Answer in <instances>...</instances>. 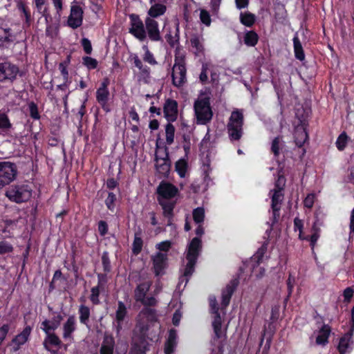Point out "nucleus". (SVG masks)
<instances>
[{
  "label": "nucleus",
  "instance_id": "obj_1",
  "mask_svg": "<svg viewBox=\"0 0 354 354\" xmlns=\"http://www.w3.org/2000/svg\"><path fill=\"white\" fill-rule=\"evenodd\" d=\"M144 308L136 317V324L133 330L132 343L138 351L144 353L148 345L147 339L150 326L158 322L157 310L153 308L158 301L153 297H144L139 300Z\"/></svg>",
  "mask_w": 354,
  "mask_h": 354
},
{
  "label": "nucleus",
  "instance_id": "obj_2",
  "mask_svg": "<svg viewBox=\"0 0 354 354\" xmlns=\"http://www.w3.org/2000/svg\"><path fill=\"white\" fill-rule=\"evenodd\" d=\"M202 248L201 240L198 238H194L189 243L186 254V259L187 263L186 264L183 277H185V283L188 281V277H190L194 271L198 257Z\"/></svg>",
  "mask_w": 354,
  "mask_h": 354
},
{
  "label": "nucleus",
  "instance_id": "obj_3",
  "mask_svg": "<svg viewBox=\"0 0 354 354\" xmlns=\"http://www.w3.org/2000/svg\"><path fill=\"white\" fill-rule=\"evenodd\" d=\"M243 114L236 110L232 112L227 124V130L231 140H239L243 134Z\"/></svg>",
  "mask_w": 354,
  "mask_h": 354
},
{
  "label": "nucleus",
  "instance_id": "obj_4",
  "mask_svg": "<svg viewBox=\"0 0 354 354\" xmlns=\"http://www.w3.org/2000/svg\"><path fill=\"white\" fill-rule=\"evenodd\" d=\"M194 107L198 123L204 124L211 120L213 113L209 97L198 99L195 101Z\"/></svg>",
  "mask_w": 354,
  "mask_h": 354
},
{
  "label": "nucleus",
  "instance_id": "obj_5",
  "mask_svg": "<svg viewBox=\"0 0 354 354\" xmlns=\"http://www.w3.org/2000/svg\"><path fill=\"white\" fill-rule=\"evenodd\" d=\"M31 189L26 185H14L6 191V196L17 203L27 201L31 197Z\"/></svg>",
  "mask_w": 354,
  "mask_h": 354
},
{
  "label": "nucleus",
  "instance_id": "obj_6",
  "mask_svg": "<svg viewBox=\"0 0 354 354\" xmlns=\"http://www.w3.org/2000/svg\"><path fill=\"white\" fill-rule=\"evenodd\" d=\"M173 84L176 87L183 86L186 80V68L184 57H176L171 73Z\"/></svg>",
  "mask_w": 354,
  "mask_h": 354
},
{
  "label": "nucleus",
  "instance_id": "obj_7",
  "mask_svg": "<svg viewBox=\"0 0 354 354\" xmlns=\"http://www.w3.org/2000/svg\"><path fill=\"white\" fill-rule=\"evenodd\" d=\"M155 160L157 171L163 176H167L171 167L168 149L167 147L158 148L156 151Z\"/></svg>",
  "mask_w": 354,
  "mask_h": 354
},
{
  "label": "nucleus",
  "instance_id": "obj_8",
  "mask_svg": "<svg viewBox=\"0 0 354 354\" xmlns=\"http://www.w3.org/2000/svg\"><path fill=\"white\" fill-rule=\"evenodd\" d=\"M17 174V167L10 162H0V187L8 185L16 178Z\"/></svg>",
  "mask_w": 354,
  "mask_h": 354
},
{
  "label": "nucleus",
  "instance_id": "obj_9",
  "mask_svg": "<svg viewBox=\"0 0 354 354\" xmlns=\"http://www.w3.org/2000/svg\"><path fill=\"white\" fill-rule=\"evenodd\" d=\"M131 28L129 32L140 41H144L147 37L144 24L139 17L132 14L130 15Z\"/></svg>",
  "mask_w": 354,
  "mask_h": 354
},
{
  "label": "nucleus",
  "instance_id": "obj_10",
  "mask_svg": "<svg viewBox=\"0 0 354 354\" xmlns=\"http://www.w3.org/2000/svg\"><path fill=\"white\" fill-rule=\"evenodd\" d=\"M18 73V67L10 62L0 63V82L7 80L12 81L16 78Z\"/></svg>",
  "mask_w": 354,
  "mask_h": 354
},
{
  "label": "nucleus",
  "instance_id": "obj_11",
  "mask_svg": "<svg viewBox=\"0 0 354 354\" xmlns=\"http://www.w3.org/2000/svg\"><path fill=\"white\" fill-rule=\"evenodd\" d=\"M178 192V188L171 183L162 181L157 187V193L159 195L158 198L167 200L174 198Z\"/></svg>",
  "mask_w": 354,
  "mask_h": 354
},
{
  "label": "nucleus",
  "instance_id": "obj_12",
  "mask_svg": "<svg viewBox=\"0 0 354 354\" xmlns=\"http://www.w3.org/2000/svg\"><path fill=\"white\" fill-rule=\"evenodd\" d=\"M131 59L133 60L135 66L139 70L138 81L147 83L150 77L149 68L143 64L142 62L137 55H132Z\"/></svg>",
  "mask_w": 354,
  "mask_h": 354
},
{
  "label": "nucleus",
  "instance_id": "obj_13",
  "mask_svg": "<svg viewBox=\"0 0 354 354\" xmlns=\"http://www.w3.org/2000/svg\"><path fill=\"white\" fill-rule=\"evenodd\" d=\"M83 11L78 6L71 7V15L68 17V24L73 28H77L82 25Z\"/></svg>",
  "mask_w": 354,
  "mask_h": 354
},
{
  "label": "nucleus",
  "instance_id": "obj_14",
  "mask_svg": "<svg viewBox=\"0 0 354 354\" xmlns=\"http://www.w3.org/2000/svg\"><path fill=\"white\" fill-rule=\"evenodd\" d=\"M31 330L32 328L30 326H26L21 333L18 334L12 339V344L13 345V351H17L20 346L28 341Z\"/></svg>",
  "mask_w": 354,
  "mask_h": 354
},
{
  "label": "nucleus",
  "instance_id": "obj_15",
  "mask_svg": "<svg viewBox=\"0 0 354 354\" xmlns=\"http://www.w3.org/2000/svg\"><path fill=\"white\" fill-rule=\"evenodd\" d=\"M164 114L169 121H174L176 120L178 114V104L174 100L168 99L164 105Z\"/></svg>",
  "mask_w": 354,
  "mask_h": 354
},
{
  "label": "nucleus",
  "instance_id": "obj_16",
  "mask_svg": "<svg viewBox=\"0 0 354 354\" xmlns=\"http://www.w3.org/2000/svg\"><path fill=\"white\" fill-rule=\"evenodd\" d=\"M145 25L149 37L153 41H159L160 35L158 22L151 17H147L145 19Z\"/></svg>",
  "mask_w": 354,
  "mask_h": 354
},
{
  "label": "nucleus",
  "instance_id": "obj_17",
  "mask_svg": "<svg viewBox=\"0 0 354 354\" xmlns=\"http://www.w3.org/2000/svg\"><path fill=\"white\" fill-rule=\"evenodd\" d=\"M109 84L108 79H104L102 82L100 87L97 90L96 98L97 102L104 108L109 99V92L107 86Z\"/></svg>",
  "mask_w": 354,
  "mask_h": 354
},
{
  "label": "nucleus",
  "instance_id": "obj_18",
  "mask_svg": "<svg viewBox=\"0 0 354 354\" xmlns=\"http://www.w3.org/2000/svg\"><path fill=\"white\" fill-rule=\"evenodd\" d=\"M152 259L156 275L162 274V270L167 266V255L166 254L158 252L153 257Z\"/></svg>",
  "mask_w": 354,
  "mask_h": 354
},
{
  "label": "nucleus",
  "instance_id": "obj_19",
  "mask_svg": "<svg viewBox=\"0 0 354 354\" xmlns=\"http://www.w3.org/2000/svg\"><path fill=\"white\" fill-rule=\"evenodd\" d=\"M239 284V281L237 279L232 280L229 284L227 285L225 288L223 290L222 292V302L221 305L223 308H225L228 306L231 297L235 290L236 288Z\"/></svg>",
  "mask_w": 354,
  "mask_h": 354
},
{
  "label": "nucleus",
  "instance_id": "obj_20",
  "mask_svg": "<svg viewBox=\"0 0 354 354\" xmlns=\"http://www.w3.org/2000/svg\"><path fill=\"white\" fill-rule=\"evenodd\" d=\"M151 283V281L145 279L143 281H141L138 284L134 290V298L136 301L141 300L142 297L146 296V294L150 289Z\"/></svg>",
  "mask_w": 354,
  "mask_h": 354
},
{
  "label": "nucleus",
  "instance_id": "obj_21",
  "mask_svg": "<svg viewBox=\"0 0 354 354\" xmlns=\"http://www.w3.org/2000/svg\"><path fill=\"white\" fill-rule=\"evenodd\" d=\"M115 345L113 337L105 335L100 348V354H113Z\"/></svg>",
  "mask_w": 354,
  "mask_h": 354
},
{
  "label": "nucleus",
  "instance_id": "obj_22",
  "mask_svg": "<svg viewBox=\"0 0 354 354\" xmlns=\"http://www.w3.org/2000/svg\"><path fill=\"white\" fill-rule=\"evenodd\" d=\"M283 200V194L281 190H274L272 196V209L273 211L274 217L279 216L278 212L281 209V205Z\"/></svg>",
  "mask_w": 354,
  "mask_h": 354
},
{
  "label": "nucleus",
  "instance_id": "obj_23",
  "mask_svg": "<svg viewBox=\"0 0 354 354\" xmlns=\"http://www.w3.org/2000/svg\"><path fill=\"white\" fill-rule=\"evenodd\" d=\"M295 144L301 147L306 142L308 139V134L303 126H297L295 128L294 133Z\"/></svg>",
  "mask_w": 354,
  "mask_h": 354
},
{
  "label": "nucleus",
  "instance_id": "obj_24",
  "mask_svg": "<svg viewBox=\"0 0 354 354\" xmlns=\"http://www.w3.org/2000/svg\"><path fill=\"white\" fill-rule=\"evenodd\" d=\"M62 320V317L59 315L54 317L51 321L44 320L41 324L43 326V330L46 334H48L50 330H54L59 326Z\"/></svg>",
  "mask_w": 354,
  "mask_h": 354
},
{
  "label": "nucleus",
  "instance_id": "obj_25",
  "mask_svg": "<svg viewBox=\"0 0 354 354\" xmlns=\"http://www.w3.org/2000/svg\"><path fill=\"white\" fill-rule=\"evenodd\" d=\"M330 333V328L328 325L323 324L319 328V335L316 338L317 344H325L328 342V338Z\"/></svg>",
  "mask_w": 354,
  "mask_h": 354
},
{
  "label": "nucleus",
  "instance_id": "obj_26",
  "mask_svg": "<svg viewBox=\"0 0 354 354\" xmlns=\"http://www.w3.org/2000/svg\"><path fill=\"white\" fill-rule=\"evenodd\" d=\"M293 44L295 57L300 61H303L305 59V55L301 44L297 35L293 38Z\"/></svg>",
  "mask_w": 354,
  "mask_h": 354
},
{
  "label": "nucleus",
  "instance_id": "obj_27",
  "mask_svg": "<svg viewBox=\"0 0 354 354\" xmlns=\"http://www.w3.org/2000/svg\"><path fill=\"white\" fill-rule=\"evenodd\" d=\"M61 344V341L59 339V337L54 333H50L47 334L46 338L44 341V348L50 351V348L49 347L50 345L52 346H59Z\"/></svg>",
  "mask_w": 354,
  "mask_h": 354
},
{
  "label": "nucleus",
  "instance_id": "obj_28",
  "mask_svg": "<svg viewBox=\"0 0 354 354\" xmlns=\"http://www.w3.org/2000/svg\"><path fill=\"white\" fill-rule=\"evenodd\" d=\"M75 329V320L74 317H70L67 319L66 322L64 324V333L63 337L64 338L69 337L71 333Z\"/></svg>",
  "mask_w": 354,
  "mask_h": 354
},
{
  "label": "nucleus",
  "instance_id": "obj_29",
  "mask_svg": "<svg viewBox=\"0 0 354 354\" xmlns=\"http://www.w3.org/2000/svg\"><path fill=\"white\" fill-rule=\"evenodd\" d=\"M158 201L162 207L164 215L167 217L171 216L174 203L165 200V198H158Z\"/></svg>",
  "mask_w": 354,
  "mask_h": 354
},
{
  "label": "nucleus",
  "instance_id": "obj_30",
  "mask_svg": "<svg viewBox=\"0 0 354 354\" xmlns=\"http://www.w3.org/2000/svg\"><path fill=\"white\" fill-rule=\"evenodd\" d=\"M165 6L160 3H155L150 8V9L148 11V14L150 16L149 17L153 18L163 15L165 12Z\"/></svg>",
  "mask_w": 354,
  "mask_h": 354
},
{
  "label": "nucleus",
  "instance_id": "obj_31",
  "mask_svg": "<svg viewBox=\"0 0 354 354\" xmlns=\"http://www.w3.org/2000/svg\"><path fill=\"white\" fill-rule=\"evenodd\" d=\"M141 234H142V232H141L140 229H139L135 233L134 240H133V248H132L133 252L135 254H138L142 250L143 242L140 237Z\"/></svg>",
  "mask_w": 354,
  "mask_h": 354
},
{
  "label": "nucleus",
  "instance_id": "obj_32",
  "mask_svg": "<svg viewBox=\"0 0 354 354\" xmlns=\"http://www.w3.org/2000/svg\"><path fill=\"white\" fill-rule=\"evenodd\" d=\"M255 15L250 12H241L240 15V21L241 24L248 27H251L255 22Z\"/></svg>",
  "mask_w": 354,
  "mask_h": 354
},
{
  "label": "nucleus",
  "instance_id": "obj_33",
  "mask_svg": "<svg viewBox=\"0 0 354 354\" xmlns=\"http://www.w3.org/2000/svg\"><path fill=\"white\" fill-rule=\"evenodd\" d=\"M214 318L212 322V326L216 338L219 339L221 337V325L222 321L219 313L214 314Z\"/></svg>",
  "mask_w": 354,
  "mask_h": 354
},
{
  "label": "nucleus",
  "instance_id": "obj_34",
  "mask_svg": "<svg viewBox=\"0 0 354 354\" xmlns=\"http://www.w3.org/2000/svg\"><path fill=\"white\" fill-rule=\"evenodd\" d=\"M259 39L258 35L254 31H248L244 37V42L247 46H254Z\"/></svg>",
  "mask_w": 354,
  "mask_h": 354
},
{
  "label": "nucleus",
  "instance_id": "obj_35",
  "mask_svg": "<svg viewBox=\"0 0 354 354\" xmlns=\"http://www.w3.org/2000/svg\"><path fill=\"white\" fill-rule=\"evenodd\" d=\"M12 41L10 29H0V46H4Z\"/></svg>",
  "mask_w": 354,
  "mask_h": 354
},
{
  "label": "nucleus",
  "instance_id": "obj_36",
  "mask_svg": "<svg viewBox=\"0 0 354 354\" xmlns=\"http://www.w3.org/2000/svg\"><path fill=\"white\" fill-rule=\"evenodd\" d=\"M351 338V334H346L344 337H342L338 345V351L339 354H344L346 351V349L348 346L349 340Z\"/></svg>",
  "mask_w": 354,
  "mask_h": 354
},
{
  "label": "nucleus",
  "instance_id": "obj_37",
  "mask_svg": "<svg viewBox=\"0 0 354 354\" xmlns=\"http://www.w3.org/2000/svg\"><path fill=\"white\" fill-rule=\"evenodd\" d=\"M176 171L178 172L181 178L185 176V174L187 168V162L184 159H180L176 162L175 165Z\"/></svg>",
  "mask_w": 354,
  "mask_h": 354
},
{
  "label": "nucleus",
  "instance_id": "obj_38",
  "mask_svg": "<svg viewBox=\"0 0 354 354\" xmlns=\"http://www.w3.org/2000/svg\"><path fill=\"white\" fill-rule=\"evenodd\" d=\"M80 320L81 323L86 324L90 317V310L88 307L82 305L79 309Z\"/></svg>",
  "mask_w": 354,
  "mask_h": 354
},
{
  "label": "nucleus",
  "instance_id": "obj_39",
  "mask_svg": "<svg viewBox=\"0 0 354 354\" xmlns=\"http://www.w3.org/2000/svg\"><path fill=\"white\" fill-rule=\"evenodd\" d=\"M175 127L171 123H168L165 127L166 142L168 145L174 142Z\"/></svg>",
  "mask_w": 354,
  "mask_h": 354
},
{
  "label": "nucleus",
  "instance_id": "obj_40",
  "mask_svg": "<svg viewBox=\"0 0 354 354\" xmlns=\"http://www.w3.org/2000/svg\"><path fill=\"white\" fill-rule=\"evenodd\" d=\"M205 218V210L203 207H197L193 211V218L196 223L203 222Z\"/></svg>",
  "mask_w": 354,
  "mask_h": 354
},
{
  "label": "nucleus",
  "instance_id": "obj_41",
  "mask_svg": "<svg viewBox=\"0 0 354 354\" xmlns=\"http://www.w3.org/2000/svg\"><path fill=\"white\" fill-rule=\"evenodd\" d=\"M282 145L283 141L281 137L278 136L273 140L272 142L271 150L275 156H279V149Z\"/></svg>",
  "mask_w": 354,
  "mask_h": 354
},
{
  "label": "nucleus",
  "instance_id": "obj_42",
  "mask_svg": "<svg viewBox=\"0 0 354 354\" xmlns=\"http://www.w3.org/2000/svg\"><path fill=\"white\" fill-rule=\"evenodd\" d=\"M127 314V308L123 302H118V307L116 311V319L118 322H121L124 319Z\"/></svg>",
  "mask_w": 354,
  "mask_h": 354
},
{
  "label": "nucleus",
  "instance_id": "obj_43",
  "mask_svg": "<svg viewBox=\"0 0 354 354\" xmlns=\"http://www.w3.org/2000/svg\"><path fill=\"white\" fill-rule=\"evenodd\" d=\"M12 124L10 122L8 117L4 113L0 112V129H8L11 128Z\"/></svg>",
  "mask_w": 354,
  "mask_h": 354
},
{
  "label": "nucleus",
  "instance_id": "obj_44",
  "mask_svg": "<svg viewBox=\"0 0 354 354\" xmlns=\"http://www.w3.org/2000/svg\"><path fill=\"white\" fill-rule=\"evenodd\" d=\"M348 140V136L345 132L342 133L338 137L336 145L339 150H343L346 147Z\"/></svg>",
  "mask_w": 354,
  "mask_h": 354
},
{
  "label": "nucleus",
  "instance_id": "obj_45",
  "mask_svg": "<svg viewBox=\"0 0 354 354\" xmlns=\"http://www.w3.org/2000/svg\"><path fill=\"white\" fill-rule=\"evenodd\" d=\"M17 8L19 9V10L24 13L26 22L29 23V21L30 20V13L27 10V8H26L25 3H23L22 1H19L17 3Z\"/></svg>",
  "mask_w": 354,
  "mask_h": 354
},
{
  "label": "nucleus",
  "instance_id": "obj_46",
  "mask_svg": "<svg viewBox=\"0 0 354 354\" xmlns=\"http://www.w3.org/2000/svg\"><path fill=\"white\" fill-rule=\"evenodd\" d=\"M83 63L89 69H94L97 66V62L95 59L91 57H85L83 58Z\"/></svg>",
  "mask_w": 354,
  "mask_h": 354
},
{
  "label": "nucleus",
  "instance_id": "obj_47",
  "mask_svg": "<svg viewBox=\"0 0 354 354\" xmlns=\"http://www.w3.org/2000/svg\"><path fill=\"white\" fill-rule=\"evenodd\" d=\"M100 295L99 287H93L91 289V300L94 304H97L99 303L98 297Z\"/></svg>",
  "mask_w": 354,
  "mask_h": 354
},
{
  "label": "nucleus",
  "instance_id": "obj_48",
  "mask_svg": "<svg viewBox=\"0 0 354 354\" xmlns=\"http://www.w3.org/2000/svg\"><path fill=\"white\" fill-rule=\"evenodd\" d=\"M115 200L116 196L112 192L109 193V195L105 201V203L109 209H113Z\"/></svg>",
  "mask_w": 354,
  "mask_h": 354
},
{
  "label": "nucleus",
  "instance_id": "obj_49",
  "mask_svg": "<svg viewBox=\"0 0 354 354\" xmlns=\"http://www.w3.org/2000/svg\"><path fill=\"white\" fill-rule=\"evenodd\" d=\"M145 48H146V51H145V54L143 57V59L151 65L156 64L157 62L156 61L155 58L153 57V55H152V53H151V52L149 50V49L147 47Z\"/></svg>",
  "mask_w": 354,
  "mask_h": 354
},
{
  "label": "nucleus",
  "instance_id": "obj_50",
  "mask_svg": "<svg viewBox=\"0 0 354 354\" xmlns=\"http://www.w3.org/2000/svg\"><path fill=\"white\" fill-rule=\"evenodd\" d=\"M82 46L86 54H91L92 52L91 43L87 38H83L81 41Z\"/></svg>",
  "mask_w": 354,
  "mask_h": 354
},
{
  "label": "nucleus",
  "instance_id": "obj_51",
  "mask_svg": "<svg viewBox=\"0 0 354 354\" xmlns=\"http://www.w3.org/2000/svg\"><path fill=\"white\" fill-rule=\"evenodd\" d=\"M30 115L34 119H39V114L38 113L37 106L34 102L29 104Z\"/></svg>",
  "mask_w": 354,
  "mask_h": 354
},
{
  "label": "nucleus",
  "instance_id": "obj_52",
  "mask_svg": "<svg viewBox=\"0 0 354 354\" xmlns=\"http://www.w3.org/2000/svg\"><path fill=\"white\" fill-rule=\"evenodd\" d=\"M176 342L167 340L165 345V353L171 354L174 352Z\"/></svg>",
  "mask_w": 354,
  "mask_h": 354
},
{
  "label": "nucleus",
  "instance_id": "obj_53",
  "mask_svg": "<svg viewBox=\"0 0 354 354\" xmlns=\"http://www.w3.org/2000/svg\"><path fill=\"white\" fill-rule=\"evenodd\" d=\"M190 42H191L192 46L195 48L196 49V50H198V52L203 50V46H202L198 37H194L191 38Z\"/></svg>",
  "mask_w": 354,
  "mask_h": 354
},
{
  "label": "nucleus",
  "instance_id": "obj_54",
  "mask_svg": "<svg viewBox=\"0 0 354 354\" xmlns=\"http://www.w3.org/2000/svg\"><path fill=\"white\" fill-rule=\"evenodd\" d=\"M200 18L201 21L205 25H209L211 23L210 16L206 10H201L200 13Z\"/></svg>",
  "mask_w": 354,
  "mask_h": 354
},
{
  "label": "nucleus",
  "instance_id": "obj_55",
  "mask_svg": "<svg viewBox=\"0 0 354 354\" xmlns=\"http://www.w3.org/2000/svg\"><path fill=\"white\" fill-rule=\"evenodd\" d=\"M294 225L295 230H298L299 231V238L301 239H304V238L302 236V230H303V222L298 218H295L294 219Z\"/></svg>",
  "mask_w": 354,
  "mask_h": 354
},
{
  "label": "nucleus",
  "instance_id": "obj_56",
  "mask_svg": "<svg viewBox=\"0 0 354 354\" xmlns=\"http://www.w3.org/2000/svg\"><path fill=\"white\" fill-rule=\"evenodd\" d=\"M209 305L213 314L218 313V307L215 297L213 296L209 297Z\"/></svg>",
  "mask_w": 354,
  "mask_h": 354
},
{
  "label": "nucleus",
  "instance_id": "obj_57",
  "mask_svg": "<svg viewBox=\"0 0 354 354\" xmlns=\"http://www.w3.org/2000/svg\"><path fill=\"white\" fill-rule=\"evenodd\" d=\"M171 243L169 241H162L157 245V248L160 251L167 252L171 248Z\"/></svg>",
  "mask_w": 354,
  "mask_h": 354
},
{
  "label": "nucleus",
  "instance_id": "obj_58",
  "mask_svg": "<svg viewBox=\"0 0 354 354\" xmlns=\"http://www.w3.org/2000/svg\"><path fill=\"white\" fill-rule=\"evenodd\" d=\"M9 330V326L8 324H4L1 328H0V345L2 344L3 341L6 338Z\"/></svg>",
  "mask_w": 354,
  "mask_h": 354
},
{
  "label": "nucleus",
  "instance_id": "obj_59",
  "mask_svg": "<svg viewBox=\"0 0 354 354\" xmlns=\"http://www.w3.org/2000/svg\"><path fill=\"white\" fill-rule=\"evenodd\" d=\"M353 290L351 287L346 288L344 291V301L349 302L353 295Z\"/></svg>",
  "mask_w": 354,
  "mask_h": 354
},
{
  "label": "nucleus",
  "instance_id": "obj_60",
  "mask_svg": "<svg viewBox=\"0 0 354 354\" xmlns=\"http://www.w3.org/2000/svg\"><path fill=\"white\" fill-rule=\"evenodd\" d=\"M12 250V247L5 243V242H0V254H6L8 252H11Z\"/></svg>",
  "mask_w": 354,
  "mask_h": 354
},
{
  "label": "nucleus",
  "instance_id": "obj_61",
  "mask_svg": "<svg viewBox=\"0 0 354 354\" xmlns=\"http://www.w3.org/2000/svg\"><path fill=\"white\" fill-rule=\"evenodd\" d=\"M315 196L313 194H308L304 199V206L308 208H311L314 204Z\"/></svg>",
  "mask_w": 354,
  "mask_h": 354
},
{
  "label": "nucleus",
  "instance_id": "obj_62",
  "mask_svg": "<svg viewBox=\"0 0 354 354\" xmlns=\"http://www.w3.org/2000/svg\"><path fill=\"white\" fill-rule=\"evenodd\" d=\"M108 230L107 224L104 221H100L98 223V231L102 236L106 234Z\"/></svg>",
  "mask_w": 354,
  "mask_h": 354
},
{
  "label": "nucleus",
  "instance_id": "obj_63",
  "mask_svg": "<svg viewBox=\"0 0 354 354\" xmlns=\"http://www.w3.org/2000/svg\"><path fill=\"white\" fill-rule=\"evenodd\" d=\"M279 311H280V306H274L272 307L271 310V317L270 319L272 321H276L278 319L279 317Z\"/></svg>",
  "mask_w": 354,
  "mask_h": 354
},
{
  "label": "nucleus",
  "instance_id": "obj_64",
  "mask_svg": "<svg viewBox=\"0 0 354 354\" xmlns=\"http://www.w3.org/2000/svg\"><path fill=\"white\" fill-rule=\"evenodd\" d=\"M285 185V179L282 176H279L278 180L276 182L274 190H281L282 192L283 186Z\"/></svg>",
  "mask_w": 354,
  "mask_h": 354
}]
</instances>
